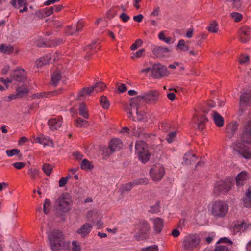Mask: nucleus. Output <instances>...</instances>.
Segmentation results:
<instances>
[{
	"label": "nucleus",
	"instance_id": "1",
	"mask_svg": "<svg viewBox=\"0 0 251 251\" xmlns=\"http://www.w3.org/2000/svg\"><path fill=\"white\" fill-rule=\"evenodd\" d=\"M51 250L53 251H59L64 244V235L62 232L58 229L50 230L48 233Z\"/></svg>",
	"mask_w": 251,
	"mask_h": 251
},
{
	"label": "nucleus",
	"instance_id": "2",
	"mask_svg": "<svg viewBox=\"0 0 251 251\" xmlns=\"http://www.w3.org/2000/svg\"><path fill=\"white\" fill-rule=\"evenodd\" d=\"M228 211V205L223 201H216L212 204L211 213L216 218H223Z\"/></svg>",
	"mask_w": 251,
	"mask_h": 251
},
{
	"label": "nucleus",
	"instance_id": "3",
	"mask_svg": "<svg viewBox=\"0 0 251 251\" xmlns=\"http://www.w3.org/2000/svg\"><path fill=\"white\" fill-rule=\"evenodd\" d=\"M200 242V238L198 234H189L184 238L182 247L184 249L191 251L197 248Z\"/></svg>",
	"mask_w": 251,
	"mask_h": 251
},
{
	"label": "nucleus",
	"instance_id": "4",
	"mask_svg": "<svg viewBox=\"0 0 251 251\" xmlns=\"http://www.w3.org/2000/svg\"><path fill=\"white\" fill-rule=\"evenodd\" d=\"M138 226L139 231L134 236L136 240L140 241L148 239L150 231V226L149 223L142 220L140 221Z\"/></svg>",
	"mask_w": 251,
	"mask_h": 251
},
{
	"label": "nucleus",
	"instance_id": "5",
	"mask_svg": "<svg viewBox=\"0 0 251 251\" xmlns=\"http://www.w3.org/2000/svg\"><path fill=\"white\" fill-rule=\"evenodd\" d=\"M160 93L157 90H149L142 95L144 102L148 104H154L158 100Z\"/></svg>",
	"mask_w": 251,
	"mask_h": 251
},
{
	"label": "nucleus",
	"instance_id": "6",
	"mask_svg": "<svg viewBox=\"0 0 251 251\" xmlns=\"http://www.w3.org/2000/svg\"><path fill=\"white\" fill-rule=\"evenodd\" d=\"M71 200L67 194H63L56 200L58 209L63 213L68 212Z\"/></svg>",
	"mask_w": 251,
	"mask_h": 251
},
{
	"label": "nucleus",
	"instance_id": "7",
	"mask_svg": "<svg viewBox=\"0 0 251 251\" xmlns=\"http://www.w3.org/2000/svg\"><path fill=\"white\" fill-rule=\"evenodd\" d=\"M150 176L154 181H159L162 179L164 174V167L160 164H156L150 171Z\"/></svg>",
	"mask_w": 251,
	"mask_h": 251
},
{
	"label": "nucleus",
	"instance_id": "8",
	"mask_svg": "<svg viewBox=\"0 0 251 251\" xmlns=\"http://www.w3.org/2000/svg\"><path fill=\"white\" fill-rule=\"evenodd\" d=\"M232 184L230 180L220 181L216 184L214 187V191L217 194L221 192L227 193L231 188Z\"/></svg>",
	"mask_w": 251,
	"mask_h": 251
},
{
	"label": "nucleus",
	"instance_id": "9",
	"mask_svg": "<svg viewBox=\"0 0 251 251\" xmlns=\"http://www.w3.org/2000/svg\"><path fill=\"white\" fill-rule=\"evenodd\" d=\"M26 75L25 71L23 69H15L10 73V78L14 81L24 82L26 79Z\"/></svg>",
	"mask_w": 251,
	"mask_h": 251
},
{
	"label": "nucleus",
	"instance_id": "10",
	"mask_svg": "<svg viewBox=\"0 0 251 251\" xmlns=\"http://www.w3.org/2000/svg\"><path fill=\"white\" fill-rule=\"evenodd\" d=\"M168 75L167 68L160 64H156L152 66V76L159 78Z\"/></svg>",
	"mask_w": 251,
	"mask_h": 251
},
{
	"label": "nucleus",
	"instance_id": "11",
	"mask_svg": "<svg viewBox=\"0 0 251 251\" xmlns=\"http://www.w3.org/2000/svg\"><path fill=\"white\" fill-rule=\"evenodd\" d=\"M241 139L244 143L251 144V120L245 124L241 135Z\"/></svg>",
	"mask_w": 251,
	"mask_h": 251
},
{
	"label": "nucleus",
	"instance_id": "12",
	"mask_svg": "<svg viewBox=\"0 0 251 251\" xmlns=\"http://www.w3.org/2000/svg\"><path fill=\"white\" fill-rule=\"evenodd\" d=\"M10 3L14 8L20 9V13L26 11L28 9L26 0H12Z\"/></svg>",
	"mask_w": 251,
	"mask_h": 251
},
{
	"label": "nucleus",
	"instance_id": "13",
	"mask_svg": "<svg viewBox=\"0 0 251 251\" xmlns=\"http://www.w3.org/2000/svg\"><path fill=\"white\" fill-rule=\"evenodd\" d=\"M153 224V230L156 234H159L162 230L164 226V222L161 218H155L151 219Z\"/></svg>",
	"mask_w": 251,
	"mask_h": 251
},
{
	"label": "nucleus",
	"instance_id": "14",
	"mask_svg": "<svg viewBox=\"0 0 251 251\" xmlns=\"http://www.w3.org/2000/svg\"><path fill=\"white\" fill-rule=\"evenodd\" d=\"M234 150L235 152L246 159H250L251 158V152L248 148L240 147L237 146L234 148Z\"/></svg>",
	"mask_w": 251,
	"mask_h": 251
},
{
	"label": "nucleus",
	"instance_id": "15",
	"mask_svg": "<svg viewBox=\"0 0 251 251\" xmlns=\"http://www.w3.org/2000/svg\"><path fill=\"white\" fill-rule=\"evenodd\" d=\"M148 151H149L148 147L146 142L142 140H139L136 142L135 152L137 155Z\"/></svg>",
	"mask_w": 251,
	"mask_h": 251
},
{
	"label": "nucleus",
	"instance_id": "16",
	"mask_svg": "<svg viewBox=\"0 0 251 251\" xmlns=\"http://www.w3.org/2000/svg\"><path fill=\"white\" fill-rule=\"evenodd\" d=\"M170 51V50L168 48L162 46H156L152 50L153 54L158 58L164 57L165 54Z\"/></svg>",
	"mask_w": 251,
	"mask_h": 251
},
{
	"label": "nucleus",
	"instance_id": "17",
	"mask_svg": "<svg viewBox=\"0 0 251 251\" xmlns=\"http://www.w3.org/2000/svg\"><path fill=\"white\" fill-rule=\"evenodd\" d=\"M28 93L29 89L25 85H23L21 87H17L16 95H12L9 96V98L12 100L17 98H21L26 95Z\"/></svg>",
	"mask_w": 251,
	"mask_h": 251
},
{
	"label": "nucleus",
	"instance_id": "18",
	"mask_svg": "<svg viewBox=\"0 0 251 251\" xmlns=\"http://www.w3.org/2000/svg\"><path fill=\"white\" fill-rule=\"evenodd\" d=\"M249 104H251V93H243L240 97V107H246Z\"/></svg>",
	"mask_w": 251,
	"mask_h": 251
},
{
	"label": "nucleus",
	"instance_id": "19",
	"mask_svg": "<svg viewBox=\"0 0 251 251\" xmlns=\"http://www.w3.org/2000/svg\"><path fill=\"white\" fill-rule=\"evenodd\" d=\"M92 225L90 223H86L83 225L76 231L77 233L80 235L82 237H84L89 235L92 229Z\"/></svg>",
	"mask_w": 251,
	"mask_h": 251
},
{
	"label": "nucleus",
	"instance_id": "20",
	"mask_svg": "<svg viewBox=\"0 0 251 251\" xmlns=\"http://www.w3.org/2000/svg\"><path fill=\"white\" fill-rule=\"evenodd\" d=\"M109 147L113 152L118 151L122 148V141L119 139H112L109 144Z\"/></svg>",
	"mask_w": 251,
	"mask_h": 251
},
{
	"label": "nucleus",
	"instance_id": "21",
	"mask_svg": "<svg viewBox=\"0 0 251 251\" xmlns=\"http://www.w3.org/2000/svg\"><path fill=\"white\" fill-rule=\"evenodd\" d=\"M184 162L187 165H191L197 160L196 155L191 151H188L184 155Z\"/></svg>",
	"mask_w": 251,
	"mask_h": 251
},
{
	"label": "nucleus",
	"instance_id": "22",
	"mask_svg": "<svg viewBox=\"0 0 251 251\" xmlns=\"http://www.w3.org/2000/svg\"><path fill=\"white\" fill-rule=\"evenodd\" d=\"M248 179V175L245 171H242L236 177V185L238 187L244 185L245 181Z\"/></svg>",
	"mask_w": 251,
	"mask_h": 251
},
{
	"label": "nucleus",
	"instance_id": "23",
	"mask_svg": "<svg viewBox=\"0 0 251 251\" xmlns=\"http://www.w3.org/2000/svg\"><path fill=\"white\" fill-rule=\"evenodd\" d=\"M248 227V224L244 221L239 224H235L232 228L231 231L235 234L242 231H244Z\"/></svg>",
	"mask_w": 251,
	"mask_h": 251
},
{
	"label": "nucleus",
	"instance_id": "24",
	"mask_svg": "<svg viewBox=\"0 0 251 251\" xmlns=\"http://www.w3.org/2000/svg\"><path fill=\"white\" fill-rule=\"evenodd\" d=\"M62 122L60 120H57L56 118H52L49 120L48 125L50 129L57 130L60 128L62 125Z\"/></svg>",
	"mask_w": 251,
	"mask_h": 251
},
{
	"label": "nucleus",
	"instance_id": "25",
	"mask_svg": "<svg viewBox=\"0 0 251 251\" xmlns=\"http://www.w3.org/2000/svg\"><path fill=\"white\" fill-rule=\"evenodd\" d=\"M212 116L214 122L217 126L221 127L224 126V119L217 111H213Z\"/></svg>",
	"mask_w": 251,
	"mask_h": 251
},
{
	"label": "nucleus",
	"instance_id": "26",
	"mask_svg": "<svg viewBox=\"0 0 251 251\" xmlns=\"http://www.w3.org/2000/svg\"><path fill=\"white\" fill-rule=\"evenodd\" d=\"M143 100L142 95L136 97L131 98L130 100V105L136 109H139L141 106V101Z\"/></svg>",
	"mask_w": 251,
	"mask_h": 251
},
{
	"label": "nucleus",
	"instance_id": "27",
	"mask_svg": "<svg viewBox=\"0 0 251 251\" xmlns=\"http://www.w3.org/2000/svg\"><path fill=\"white\" fill-rule=\"evenodd\" d=\"M95 91L94 87H87L84 88L82 90L79 92L78 94V100H81L82 97L86 95L90 96Z\"/></svg>",
	"mask_w": 251,
	"mask_h": 251
},
{
	"label": "nucleus",
	"instance_id": "28",
	"mask_svg": "<svg viewBox=\"0 0 251 251\" xmlns=\"http://www.w3.org/2000/svg\"><path fill=\"white\" fill-rule=\"evenodd\" d=\"M238 124L235 122L231 125H230L226 129L227 136L230 138H231L235 133L237 128Z\"/></svg>",
	"mask_w": 251,
	"mask_h": 251
},
{
	"label": "nucleus",
	"instance_id": "29",
	"mask_svg": "<svg viewBox=\"0 0 251 251\" xmlns=\"http://www.w3.org/2000/svg\"><path fill=\"white\" fill-rule=\"evenodd\" d=\"M50 60L51 57L50 55L41 57L36 61V66L38 68H41L43 66L49 64Z\"/></svg>",
	"mask_w": 251,
	"mask_h": 251
},
{
	"label": "nucleus",
	"instance_id": "30",
	"mask_svg": "<svg viewBox=\"0 0 251 251\" xmlns=\"http://www.w3.org/2000/svg\"><path fill=\"white\" fill-rule=\"evenodd\" d=\"M243 205L245 207L249 208L251 207V189H249L246 193V197L243 199Z\"/></svg>",
	"mask_w": 251,
	"mask_h": 251
},
{
	"label": "nucleus",
	"instance_id": "31",
	"mask_svg": "<svg viewBox=\"0 0 251 251\" xmlns=\"http://www.w3.org/2000/svg\"><path fill=\"white\" fill-rule=\"evenodd\" d=\"M62 78V75L61 72L57 70L55 71L51 75V80L52 84L54 85H56L59 81L61 80Z\"/></svg>",
	"mask_w": 251,
	"mask_h": 251
},
{
	"label": "nucleus",
	"instance_id": "32",
	"mask_svg": "<svg viewBox=\"0 0 251 251\" xmlns=\"http://www.w3.org/2000/svg\"><path fill=\"white\" fill-rule=\"evenodd\" d=\"M198 120L197 128L201 131H202L205 127V124L208 122V119L205 116H201Z\"/></svg>",
	"mask_w": 251,
	"mask_h": 251
},
{
	"label": "nucleus",
	"instance_id": "33",
	"mask_svg": "<svg viewBox=\"0 0 251 251\" xmlns=\"http://www.w3.org/2000/svg\"><path fill=\"white\" fill-rule=\"evenodd\" d=\"M75 125L77 127H85L89 126V123L88 121L78 117L75 120Z\"/></svg>",
	"mask_w": 251,
	"mask_h": 251
},
{
	"label": "nucleus",
	"instance_id": "34",
	"mask_svg": "<svg viewBox=\"0 0 251 251\" xmlns=\"http://www.w3.org/2000/svg\"><path fill=\"white\" fill-rule=\"evenodd\" d=\"M14 51L13 47L10 46H5L4 44L0 45V52L6 54H10Z\"/></svg>",
	"mask_w": 251,
	"mask_h": 251
},
{
	"label": "nucleus",
	"instance_id": "35",
	"mask_svg": "<svg viewBox=\"0 0 251 251\" xmlns=\"http://www.w3.org/2000/svg\"><path fill=\"white\" fill-rule=\"evenodd\" d=\"M177 47L181 51H187L189 49L188 45H186L183 39H181L178 41Z\"/></svg>",
	"mask_w": 251,
	"mask_h": 251
},
{
	"label": "nucleus",
	"instance_id": "36",
	"mask_svg": "<svg viewBox=\"0 0 251 251\" xmlns=\"http://www.w3.org/2000/svg\"><path fill=\"white\" fill-rule=\"evenodd\" d=\"M137 156L140 161L143 163H145L149 160L151 157V154L149 152V151H148L145 153L142 152L141 154H139Z\"/></svg>",
	"mask_w": 251,
	"mask_h": 251
},
{
	"label": "nucleus",
	"instance_id": "37",
	"mask_svg": "<svg viewBox=\"0 0 251 251\" xmlns=\"http://www.w3.org/2000/svg\"><path fill=\"white\" fill-rule=\"evenodd\" d=\"M101 106L103 108L107 109L110 106L109 101L107 98L105 96H102L100 99Z\"/></svg>",
	"mask_w": 251,
	"mask_h": 251
},
{
	"label": "nucleus",
	"instance_id": "38",
	"mask_svg": "<svg viewBox=\"0 0 251 251\" xmlns=\"http://www.w3.org/2000/svg\"><path fill=\"white\" fill-rule=\"evenodd\" d=\"M218 25L217 23L213 21H212L209 25L207 27L208 30L212 33H216L218 31Z\"/></svg>",
	"mask_w": 251,
	"mask_h": 251
},
{
	"label": "nucleus",
	"instance_id": "39",
	"mask_svg": "<svg viewBox=\"0 0 251 251\" xmlns=\"http://www.w3.org/2000/svg\"><path fill=\"white\" fill-rule=\"evenodd\" d=\"M132 108L133 107L130 105V104L129 105L126 104L124 106V110L125 111L127 112L129 118L132 119L133 121H136L135 117L133 116V114L131 111Z\"/></svg>",
	"mask_w": 251,
	"mask_h": 251
},
{
	"label": "nucleus",
	"instance_id": "40",
	"mask_svg": "<svg viewBox=\"0 0 251 251\" xmlns=\"http://www.w3.org/2000/svg\"><path fill=\"white\" fill-rule=\"evenodd\" d=\"M79 115L83 117L84 118L88 119L89 118V114L85 104L83 103L80 104L79 108Z\"/></svg>",
	"mask_w": 251,
	"mask_h": 251
},
{
	"label": "nucleus",
	"instance_id": "41",
	"mask_svg": "<svg viewBox=\"0 0 251 251\" xmlns=\"http://www.w3.org/2000/svg\"><path fill=\"white\" fill-rule=\"evenodd\" d=\"M144 131V129L142 127H137V128L135 127L132 130L131 134L134 136H135L140 137L142 135H145V133Z\"/></svg>",
	"mask_w": 251,
	"mask_h": 251
},
{
	"label": "nucleus",
	"instance_id": "42",
	"mask_svg": "<svg viewBox=\"0 0 251 251\" xmlns=\"http://www.w3.org/2000/svg\"><path fill=\"white\" fill-rule=\"evenodd\" d=\"M81 168L83 170L89 169L93 168V166L91 164L90 162L86 159H84L82 161L81 164Z\"/></svg>",
	"mask_w": 251,
	"mask_h": 251
},
{
	"label": "nucleus",
	"instance_id": "43",
	"mask_svg": "<svg viewBox=\"0 0 251 251\" xmlns=\"http://www.w3.org/2000/svg\"><path fill=\"white\" fill-rule=\"evenodd\" d=\"M42 170L47 176H49L52 172V167L48 163H45L42 166Z\"/></svg>",
	"mask_w": 251,
	"mask_h": 251
},
{
	"label": "nucleus",
	"instance_id": "44",
	"mask_svg": "<svg viewBox=\"0 0 251 251\" xmlns=\"http://www.w3.org/2000/svg\"><path fill=\"white\" fill-rule=\"evenodd\" d=\"M149 179L147 178H141L134 180L133 183L135 186L138 185H146L149 183Z\"/></svg>",
	"mask_w": 251,
	"mask_h": 251
},
{
	"label": "nucleus",
	"instance_id": "45",
	"mask_svg": "<svg viewBox=\"0 0 251 251\" xmlns=\"http://www.w3.org/2000/svg\"><path fill=\"white\" fill-rule=\"evenodd\" d=\"M38 142L44 145H49V142L50 141L49 137H46L42 135L41 136L37 138Z\"/></svg>",
	"mask_w": 251,
	"mask_h": 251
},
{
	"label": "nucleus",
	"instance_id": "46",
	"mask_svg": "<svg viewBox=\"0 0 251 251\" xmlns=\"http://www.w3.org/2000/svg\"><path fill=\"white\" fill-rule=\"evenodd\" d=\"M240 35L250 37L251 35V29L248 27L244 26L240 29Z\"/></svg>",
	"mask_w": 251,
	"mask_h": 251
},
{
	"label": "nucleus",
	"instance_id": "47",
	"mask_svg": "<svg viewBox=\"0 0 251 251\" xmlns=\"http://www.w3.org/2000/svg\"><path fill=\"white\" fill-rule=\"evenodd\" d=\"M28 175L31 179H35L39 175V171L36 169L30 168L28 170Z\"/></svg>",
	"mask_w": 251,
	"mask_h": 251
},
{
	"label": "nucleus",
	"instance_id": "48",
	"mask_svg": "<svg viewBox=\"0 0 251 251\" xmlns=\"http://www.w3.org/2000/svg\"><path fill=\"white\" fill-rule=\"evenodd\" d=\"M37 46L39 47H50V45H49V41H45L43 40L42 39H39L37 42Z\"/></svg>",
	"mask_w": 251,
	"mask_h": 251
},
{
	"label": "nucleus",
	"instance_id": "49",
	"mask_svg": "<svg viewBox=\"0 0 251 251\" xmlns=\"http://www.w3.org/2000/svg\"><path fill=\"white\" fill-rule=\"evenodd\" d=\"M20 152V150L14 149L12 150H7L6 151V153L9 157H12L15 155H18Z\"/></svg>",
	"mask_w": 251,
	"mask_h": 251
},
{
	"label": "nucleus",
	"instance_id": "50",
	"mask_svg": "<svg viewBox=\"0 0 251 251\" xmlns=\"http://www.w3.org/2000/svg\"><path fill=\"white\" fill-rule=\"evenodd\" d=\"M53 13V8L52 7L46 8L42 10V14L43 16L47 17Z\"/></svg>",
	"mask_w": 251,
	"mask_h": 251
},
{
	"label": "nucleus",
	"instance_id": "51",
	"mask_svg": "<svg viewBox=\"0 0 251 251\" xmlns=\"http://www.w3.org/2000/svg\"><path fill=\"white\" fill-rule=\"evenodd\" d=\"M142 40L140 39H138L136 40L135 42L131 45L130 49L132 50H135L138 48L141 47L142 45Z\"/></svg>",
	"mask_w": 251,
	"mask_h": 251
},
{
	"label": "nucleus",
	"instance_id": "52",
	"mask_svg": "<svg viewBox=\"0 0 251 251\" xmlns=\"http://www.w3.org/2000/svg\"><path fill=\"white\" fill-rule=\"evenodd\" d=\"M161 127L164 132H168L171 128V125L169 122H164L161 123Z\"/></svg>",
	"mask_w": 251,
	"mask_h": 251
},
{
	"label": "nucleus",
	"instance_id": "53",
	"mask_svg": "<svg viewBox=\"0 0 251 251\" xmlns=\"http://www.w3.org/2000/svg\"><path fill=\"white\" fill-rule=\"evenodd\" d=\"M93 87L96 92H99V91L103 90L105 87V85L104 83L100 82L96 83Z\"/></svg>",
	"mask_w": 251,
	"mask_h": 251
},
{
	"label": "nucleus",
	"instance_id": "54",
	"mask_svg": "<svg viewBox=\"0 0 251 251\" xmlns=\"http://www.w3.org/2000/svg\"><path fill=\"white\" fill-rule=\"evenodd\" d=\"M231 16L233 18L236 22H240L242 19V15L237 12H232L231 13Z\"/></svg>",
	"mask_w": 251,
	"mask_h": 251
},
{
	"label": "nucleus",
	"instance_id": "55",
	"mask_svg": "<svg viewBox=\"0 0 251 251\" xmlns=\"http://www.w3.org/2000/svg\"><path fill=\"white\" fill-rule=\"evenodd\" d=\"M176 131L171 132L169 133L166 137V140L169 143L173 142L174 140L175 137L176 136Z\"/></svg>",
	"mask_w": 251,
	"mask_h": 251
},
{
	"label": "nucleus",
	"instance_id": "56",
	"mask_svg": "<svg viewBox=\"0 0 251 251\" xmlns=\"http://www.w3.org/2000/svg\"><path fill=\"white\" fill-rule=\"evenodd\" d=\"M51 204V201L50 199H46L45 200L44 206H43V210L45 214H47L49 213V210L47 209V207L50 206Z\"/></svg>",
	"mask_w": 251,
	"mask_h": 251
},
{
	"label": "nucleus",
	"instance_id": "57",
	"mask_svg": "<svg viewBox=\"0 0 251 251\" xmlns=\"http://www.w3.org/2000/svg\"><path fill=\"white\" fill-rule=\"evenodd\" d=\"M141 251H159L158 248L156 245H152L142 248Z\"/></svg>",
	"mask_w": 251,
	"mask_h": 251
},
{
	"label": "nucleus",
	"instance_id": "58",
	"mask_svg": "<svg viewBox=\"0 0 251 251\" xmlns=\"http://www.w3.org/2000/svg\"><path fill=\"white\" fill-rule=\"evenodd\" d=\"M49 45H50V47H55L56 46L60 44H61L63 42V40L62 39H55L52 41H49Z\"/></svg>",
	"mask_w": 251,
	"mask_h": 251
},
{
	"label": "nucleus",
	"instance_id": "59",
	"mask_svg": "<svg viewBox=\"0 0 251 251\" xmlns=\"http://www.w3.org/2000/svg\"><path fill=\"white\" fill-rule=\"evenodd\" d=\"M71 177V176L68 175L67 177H64L61 178L59 181V186L60 187H64L66 184L67 183V182L69 178H70Z\"/></svg>",
	"mask_w": 251,
	"mask_h": 251
},
{
	"label": "nucleus",
	"instance_id": "60",
	"mask_svg": "<svg viewBox=\"0 0 251 251\" xmlns=\"http://www.w3.org/2000/svg\"><path fill=\"white\" fill-rule=\"evenodd\" d=\"M145 52V50L143 48L140 49L134 55L131 57L133 59L134 58H140L143 56V53Z\"/></svg>",
	"mask_w": 251,
	"mask_h": 251
},
{
	"label": "nucleus",
	"instance_id": "61",
	"mask_svg": "<svg viewBox=\"0 0 251 251\" xmlns=\"http://www.w3.org/2000/svg\"><path fill=\"white\" fill-rule=\"evenodd\" d=\"M72 250L73 251H80L81 247L79 244L77 243L76 241H73L72 242Z\"/></svg>",
	"mask_w": 251,
	"mask_h": 251
},
{
	"label": "nucleus",
	"instance_id": "62",
	"mask_svg": "<svg viewBox=\"0 0 251 251\" xmlns=\"http://www.w3.org/2000/svg\"><path fill=\"white\" fill-rule=\"evenodd\" d=\"M119 17L123 22H127L130 19V17L124 12L120 15Z\"/></svg>",
	"mask_w": 251,
	"mask_h": 251
},
{
	"label": "nucleus",
	"instance_id": "63",
	"mask_svg": "<svg viewBox=\"0 0 251 251\" xmlns=\"http://www.w3.org/2000/svg\"><path fill=\"white\" fill-rule=\"evenodd\" d=\"M12 166H14L17 169H21L25 166V163L22 162H17L12 164Z\"/></svg>",
	"mask_w": 251,
	"mask_h": 251
},
{
	"label": "nucleus",
	"instance_id": "64",
	"mask_svg": "<svg viewBox=\"0 0 251 251\" xmlns=\"http://www.w3.org/2000/svg\"><path fill=\"white\" fill-rule=\"evenodd\" d=\"M214 251H229V250L226 246H218L216 248Z\"/></svg>",
	"mask_w": 251,
	"mask_h": 251
}]
</instances>
